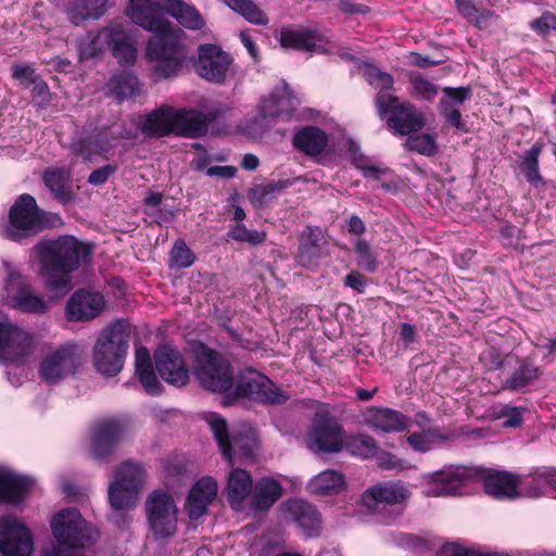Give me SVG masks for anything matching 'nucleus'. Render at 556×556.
<instances>
[{
	"instance_id": "obj_34",
	"label": "nucleus",
	"mask_w": 556,
	"mask_h": 556,
	"mask_svg": "<svg viewBox=\"0 0 556 556\" xmlns=\"http://www.w3.org/2000/svg\"><path fill=\"white\" fill-rule=\"evenodd\" d=\"M282 496L281 484L273 478H261L252 486V507L264 511L269 509Z\"/></svg>"
},
{
	"instance_id": "obj_37",
	"label": "nucleus",
	"mask_w": 556,
	"mask_h": 556,
	"mask_svg": "<svg viewBox=\"0 0 556 556\" xmlns=\"http://www.w3.org/2000/svg\"><path fill=\"white\" fill-rule=\"evenodd\" d=\"M540 374V368L533 363L529 362L528 359L517 358L516 367L507 376V378L503 380L502 389L513 391L521 390L536 380Z\"/></svg>"
},
{
	"instance_id": "obj_25",
	"label": "nucleus",
	"mask_w": 556,
	"mask_h": 556,
	"mask_svg": "<svg viewBox=\"0 0 556 556\" xmlns=\"http://www.w3.org/2000/svg\"><path fill=\"white\" fill-rule=\"evenodd\" d=\"M220 116L218 110H211L207 113L194 110H178L176 119V134L188 138H198L205 135L208 125Z\"/></svg>"
},
{
	"instance_id": "obj_54",
	"label": "nucleus",
	"mask_w": 556,
	"mask_h": 556,
	"mask_svg": "<svg viewBox=\"0 0 556 556\" xmlns=\"http://www.w3.org/2000/svg\"><path fill=\"white\" fill-rule=\"evenodd\" d=\"M11 70L12 77L24 88H29L40 77L29 64H14Z\"/></svg>"
},
{
	"instance_id": "obj_52",
	"label": "nucleus",
	"mask_w": 556,
	"mask_h": 556,
	"mask_svg": "<svg viewBox=\"0 0 556 556\" xmlns=\"http://www.w3.org/2000/svg\"><path fill=\"white\" fill-rule=\"evenodd\" d=\"M228 236L236 241L248 242L251 245L262 244L266 239L264 231L250 230L241 224L233 226Z\"/></svg>"
},
{
	"instance_id": "obj_5",
	"label": "nucleus",
	"mask_w": 556,
	"mask_h": 556,
	"mask_svg": "<svg viewBox=\"0 0 556 556\" xmlns=\"http://www.w3.org/2000/svg\"><path fill=\"white\" fill-rule=\"evenodd\" d=\"M193 375L202 388L214 393H224L233 384L230 363L203 344L194 349Z\"/></svg>"
},
{
	"instance_id": "obj_48",
	"label": "nucleus",
	"mask_w": 556,
	"mask_h": 556,
	"mask_svg": "<svg viewBox=\"0 0 556 556\" xmlns=\"http://www.w3.org/2000/svg\"><path fill=\"white\" fill-rule=\"evenodd\" d=\"M405 148L426 156L434 155L438 151L434 136L419 131L407 136Z\"/></svg>"
},
{
	"instance_id": "obj_39",
	"label": "nucleus",
	"mask_w": 556,
	"mask_h": 556,
	"mask_svg": "<svg viewBox=\"0 0 556 556\" xmlns=\"http://www.w3.org/2000/svg\"><path fill=\"white\" fill-rule=\"evenodd\" d=\"M253 480L251 475L243 469H233L228 476L227 495L232 507L239 506L241 502L252 492Z\"/></svg>"
},
{
	"instance_id": "obj_45",
	"label": "nucleus",
	"mask_w": 556,
	"mask_h": 556,
	"mask_svg": "<svg viewBox=\"0 0 556 556\" xmlns=\"http://www.w3.org/2000/svg\"><path fill=\"white\" fill-rule=\"evenodd\" d=\"M233 11L241 14L253 24L265 25L268 23L266 14L252 0H224Z\"/></svg>"
},
{
	"instance_id": "obj_63",
	"label": "nucleus",
	"mask_w": 556,
	"mask_h": 556,
	"mask_svg": "<svg viewBox=\"0 0 556 556\" xmlns=\"http://www.w3.org/2000/svg\"><path fill=\"white\" fill-rule=\"evenodd\" d=\"M408 444L418 452L425 453L431 448V440L424 433L414 432L407 437Z\"/></svg>"
},
{
	"instance_id": "obj_18",
	"label": "nucleus",
	"mask_w": 556,
	"mask_h": 556,
	"mask_svg": "<svg viewBox=\"0 0 556 556\" xmlns=\"http://www.w3.org/2000/svg\"><path fill=\"white\" fill-rule=\"evenodd\" d=\"M128 424L118 418L100 420L93 429L91 453L98 460H105L116 450Z\"/></svg>"
},
{
	"instance_id": "obj_17",
	"label": "nucleus",
	"mask_w": 556,
	"mask_h": 556,
	"mask_svg": "<svg viewBox=\"0 0 556 556\" xmlns=\"http://www.w3.org/2000/svg\"><path fill=\"white\" fill-rule=\"evenodd\" d=\"M33 352V338L9 320L0 321V361L23 362Z\"/></svg>"
},
{
	"instance_id": "obj_23",
	"label": "nucleus",
	"mask_w": 556,
	"mask_h": 556,
	"mask_svg": "<svg viewBox=\"0 0 556 556\" xmlns=\"http://www.w3.org/2000/svg\"><path fill=\"white\" fill-rule=\"evenodd\" d=\"M326 245L327 240L323 230L317 226H307L299 237L296 262L307 268L317 266L326 254Z\"/></svg>"
},
{
	"instance_id": "obj_6",
	"label": "nucleus",
	"mask_w": 556,
	"mask_h": 556,
	"mask_svg": "<svg viewBox=\"0 0 556 556\" xmlns=\"http://www.w3.org/2000/svg\"><path fill=\"white\" fill-rule=\"evenodd\" d=\"M206 420L222 454L229 463H232L233 458L243 460L254 458L255 452L258 448V441L252 428L242 427L229 434L227 422L219 415L211 413L207 415Z\"/></svg>"
},
{
	"instance_id": "obj_31",
	"label": "nucleus",
	"mask_w": 556,
	"mask_h": 556,
	"mask_svg": "<svg viewBox=\"0 0 556 556\" xmlns=\"http://www.w3.org/2000/svg\"><path fill=\"white\" fill-rule=\"evenodd\" d=\"M102 36L108 38V47L121 64H132L137 50L122 25H112L102 29Z\"/></svg>"
},
{
	"instance_id": "obj_36",
	"label": "nucleus",
	"mask_w": 556,
	"mask_h": 556,
	"mask_svg": "<svg viewBox=\"0 0 556 556\" xmlns=\"http://www.w3.org/2000/svg\"><path fill=\"white\" fill-rule=\"evenodd\" d=\"M519 479L509 472H494L485 477V492L494 498H516L518 492Z\"/></svg>"
},
{
	"instance_id": "obj_56",
	"label": "nucleus",
	"mask_w": 556,
	"mask_h": 556,
	"mask_svg": "<svg viewBox=\"0 0 556 556\" xmlns=\"http://www.w3.org/2000/svg\"><path fill=\"white\" fill-rule=\"evenodd\" d=\"M118 166L116 164H106L101 166L94 170H92L88 178L87 182L91 186H102L104 185L115 173L117 172Z\"/></svg>"
},
{
	"instance_id": "obj_64",
	"label": "nucleus",
	"mask_w": 556,
	"mask_h": 556,
	"mask_svg": "<svg viewBox=\"0 0 556 556\" xmlns=\"http://www.w3.org/2000/svg\"><path fill=\"white\" fill-rule=\"evenodd\" d=\"M435 556H473V552L457 544H444L437 553Z\"/></svg>"
},
{
	"instance_id": "obj_61",
	"label": "nucleus",
	"mask_w": 556,
	"mask_h": 556,
	"mask_svg": "<svg viewBox=\"0 0 556 556\" xmlns=\"http://www.w3.org/2000/svg\"><path fill=\"white\" fill-rule=\"evenodd\" d=\"M523 412L525 409L522 407H504L503 408V417L504 426L516 428L519 427L522 424L523 420Z\"/></svg>"
},
{
	"instance_id": "obj_55",
	"label": "nucleus",
	"mask_w": 556,
	"mask_h": 556,
	"mask_svg": "<svg viewBox=\"0 0 556 556\" xmlns=\"http://www.w3.org/2000/svg\"><path fill=\"white\" fill-rule=\"evenodd\" d=\"M495 0H455L459 13L470 21L479 12L480 8L493 5Z\"/></svg>"
},
{
	"instance_id": "obj_41",
	"label": "nucleus",
	"mask_w": 556,
	"mask_h": 556,
	"mask_svg": "<svg viewBox=\"0 0 556 556\" xmlns=\"http://www.w3.org/2000/svg\"><path fill=\"white\" fill-rule=\"evenodd\" d=\"M167 14L172 15L177 22L189 29H201L204 21L201 14L191 5L182 0H168Z\"/></svg>"
},
{
	"instance_id": "obj_7",
	"label": "nucleus",
	"mask_w": 556,
	"mask_h": 556,
	"mask_svg": "<svg viewBox=\"0 0 556 556\" xmlns=\"http://www.w3.org/2000/svg\"><path fill=\"white\" fill-rule=\"evenodd\" d=\"M46 227L42 211L35 198L21 194L9 211V223L2 226V236L11 241L21 242L33 237Z\"/></svg>"
},
{
	"instance_id": "obj_4",
	"label": "nucleus",
	"mask_w": 556,
	"mask_h": 556,
	"mask_svg": "<svg viewBox=\"0 0 556 556\" xmlns=\"http://www.w3.org/2000/svg\"><path fill=\"white\" fill-rule=\"evenodd\" d=\"M127 325L117 320L103 328L93 345L92 362L104 376L114 377L122 371L129 348Z\"/></svg>"
},
{
	"instance_id": "obj_2",
	"label": "nucleus",
	"mask_w": 556,
	"mask_h": 556,
	"mask_svg": "<svg viewBox=\"0 0 556 556\" xmlns=\"http://www.w3.org/2000/svg\"><path fill=\"white\" fill-rule=\"evenodd\" d=\"M34 252L47 285L52 290L62 292H67L72 287L68 275L91 254L89 247L73 236L41 240L34 247Z\"/></svg>"
},
{
	"instance_id": "obj_60",
	"label": "nucleus",
	"mask_w": 556,
	"mask_h": 556,
	"mask_svg": "<svg viewBox=\"0 0 556 556\" xmlns=\"http://www.w3.org/2000/svg\"><path fill=\"white\" fill-rule=\"evenodd\" d=\"M353 162L355 166L363 172L364 177L371 178L375 180L380 179L381 176L387 174L388 168L375 166V165H366V161L363 156L357 159L356 156L353 157Z\"/></svg>"
},
{
	"instance_id": "obj_9",
	"label": "nucleus",
	"mask_w": 556,
	"mask_h": 556,
	"mask_svg": "<svg viewBox=\"0 0 556 556\" xmlns=\"http://www.w3.org/2000/svg\"><path fill=\"white\" fill-rule=\"evenodd\" d=\"M409 497V491L401 483L383 482L367 489L362 502L372 514L381 515L383 521H390L403 513Z\"/></svg>"
},
{
	"instance_id": "obj_10",
	"label": "nucleus",
	"mask_w": 556,
	"mask_h": 556,
	"mask_svg": "<svg viewBox=\"0 0 556 556\" xmlns=\"http://www.w3.org/2000/svg\"><path fill=\"white\" fill-rule=\"evenodd\" d=\"M86 349L75 341L66 342L43 357L39 367V375L48 383L74 375L83 364Z\"/></svg>"
},
{
	"instance_id": "obj_46",
	"label": "nucleus",
	"mask_w": 556,
	"mask_h": 556,
	"mask_svg": "<svg viewBox=\"0 0 556 556\" xmlns=\"http://www.w3.org/2000/svg\"><path fill=\"white\" fill-rule=\"evenodd\" d=\"M344 445L351 454L363 458H371L378 452L376 440L368 434L351 437L346 440Z\"/></svg>"
},
{
	"instance_id": "obj_50",
	"label": "nucleus",
	"mask_w": 556,
	"mask_h": 556,
	"mask_svg": "<svg viewBox=\"0 0 556 556\" xmlns=\"http://www.w3.org/2000/svg\"><path fill=\"white\" fill-rule=\"evenodd\" d=\"M355 253L357 255V265L362 269L368 273H374L376 270L378 265L377 256L367 241L362 239L356 240Z\"/></svg>"
},
{
	"instance_id": "obj_53",
	"label": "nucleus",
	"mask_w": 556,
	"mask_h": 556,
	"mask_svg": "<svg viewBox=\"0 0 556 556\" xmlns=\"http://www.w3.org/2000/svg\"><path fill=\"white\" fill-rule=\"evenodd\" d=\"M170 261L178 268H187L193 264L194 255L184 241L178 240L170 251Z\"/></svg>"
},
{
	"instance_id": "obj_1",
	"label": "nucleus",
	"mask_w": 556,
	"mask_h": 556,
	"mask_svg": "<svg viewBox=\"0 0 556 556\" xmlns=\"http://www.w3.org/2000/svg\"><path fill=\"white\" fill-rule=\"evenodd\" d=\"M168 0H129L127 14L141 28L153 33L146 47L155 81L179 75L188 59L186 33L164 17Z\"/></svg>"
},
{
	"instance_id": "obj_12",
	"label": "nucleus",
	"mask_w": 556,
	"mask_h": 556,
	"mask_svg": "<svg viewBox=\"0 0 556 556\" xmlns=\"http://www.w3.org/2000/svg\"><path fill=\"white\" fill-rule=\"evenodd\" d=\"M148 520L156 539H168L177 530V508L173 497L163 491L151 493L146 503Z\"/></svg>"
},
{
	"instance_id": "obj_51",
	"label": "nucleus",
	"mask_w": 556,
	"mask_h": 556,
	"mask_svg": "<svg viewBox=\"0 0 556 556\" xmlns=\"http://www.w3.org/2000/svg\"><path fill=\"white\" fill-rule=\"evenodd\" d=\"M409 83L413 87V96L417 98L431 101L438 94V87L419 74L412 73L409 75Z\"/></svg>"
},
{
	"instance_id": "obj_27",
	"label": "nucleus",
	"mask_w": 556,
	"mask_h": 556,
	"mask_svg": "<svg viewBox=\"0 0 556 556\" xmlns=\"http://www.w3.org/2000/svg\"><path fill=\"white\" fill-rule=\"evenodd\" d=\"M119 138V132L103 128L72 142L71 151L75 155L88 159L91 153L109 152Z\"/></svg>"
},
{
	"instance_id": "obj_32",
	"label": "nucleus",
	"mask_w": 556,
	"mask_h": 556,
	"mask_svg": "<svg viewBox=\"0 0 556 556\" xmlns=\"http://www.w3.org/2000/svg\"><path fill=\"white\" fill-rule=\"evenodd\" d=\"M294 148L309 157L319 156L328 144L327 134L316 126H305L292 139Z\"/></svg>"
},
{
	"instance_id": "obj_14",
	"label": "nucleus",
	"mask_w": 556,
	"mask_h": 556,
	"mask_svg": "<svg viewBox=\"0 0 556 556\" xmlns=\"http://www.w3.org/2000/svg\"><path fill=\"white\" fill-rule=\"evenodd\" d=\"M307 447L314 453H338L344 444L343 429L328 414H316L306 437Z\"/></svg>"
},
{
	"instance_id": "obj_29",
	"label": "nucleus",
	"mask_w": 556,
	"mask_h": 556,
	"mask_svg": "<svg viewBox=\"0 0 556 556\" xmlns=\"http://www.w3.org/2000/svg\"><path fill=\"white\" fill-rule=\"evenodd\" d=\"M290 518L296 522L306 536H316L320 529V516L317 509L303 500H289L285 503Z\"/></svg>"
},
{
	"instance_id": "obj_20",
	"label": "nucleus",
	"mask_w": 556,
	"mask_h": 556,
	"mask_svg": "<svg viewBox=\"0 0 556 556\" xmlns=\"http://www.w3.org/2000/svg\"><path fill=\"white\" fill-rule=\"evenodd\" d=\"M154 362L157 372L164 381L177 388L188 384L189 369L177 349L170 345L159 348L154 353Z\"/></svg>"
},
{
	"instance_id": "obj_26",
	"label": "nucleus",
	"mask_w": 556,
	"mask_h": 556,
	"mask_svg": "<svg viewBox=\"0 0 556 556\" xmlns=\"http://www.w3.org/2000/svg\"><path fill=\"white\" fill-rule=\"evenodd\" d=\"M217 495V482L212 477L200 479L190 490L186 510L190 519L202 517Z\"/></svg>"
},
{
	"instance_id": "obj_8",
	"label": "nucleus",
	"mask_w": 556,
	"mask_h": 556,
	"mask_svg": "<svg viewBox=\"0 0 556 556\" xmlns=\"http://www.w3.org/2000/svg\"><path fill=\"white\" fill-rule=\"evenodd\" d=\"M378 114L384 118L387 126L401 136L418 132L426 124L424 114L408 102L401 103L396 96L380 92L376 97Z\"/></svg>"
},
{
	"instance_id": "obj_30",
	"label": "nucleus",
	"mask_w": 556,
	"mask_h": 556,
	"mask_svg": "<svg viewBox=\"0 0 556 556\" xmlns=\"http://www.w3.org/2000/svg\"><path fill=\"white\" fill-rule=\"evenodd\" d=\"M33 485L29 477L0 467V502L18 504Z\"/></svg>"
},
{
	"instance_id": "obj_47",
	"label": "nucleus",
	"mask_w": 556,
	"mask_h": 556,
	"mask_svg": "<svg viewBox=\"0 0 556 556\" xmlns=\"http://www.w3.org/2000/svg\"><path fill=\"white\" fill-rule=\"evenodd\" d=\"M108 46V38L102 36V30L97 34L88 33L77 40V48L80 59H90L100 53L104 46Z\"/></svg>"
},
{
	"instance_id": "obj_22",
	"label": "nucleus",
	"mask_w": 556,
	"mask_h": 556,
	"mask_svg": "<svg viewBox=\"0 0 556 556\" xmlns=\"http://www.w3.org/2000/svg\"><path fill=\"white\" fill-rule=\"evenodd\" d=\"M104 307V299L99 292L84 289L73 293L66 305L70 321H87L98 317Z\"/></svg>"
},
{
	"instance_id": "obj_21",
	"label": "nucleus",
	"mask_w": 556,
	"mask_h": 556,
	"mask_svg": "<svg viewBox=\"0 0 556 556\" xmlns=\"http://www.w3.org/2000/svg\"><path fill=\"white\" fill-rule=\"evenodd\" d=\"M476 475V471L466 467H448L428 476L426 494L428 496L455 495L460 488Z\"/></svg>"
},
{
	"instance_id": "obj_49",
	"label": "nucleus",
	"mask_w": 556,
	"mask_h": 556,
	"mask_svg": "<svg viewBox=\"0 0 556 556\" xmlns=\"http://www.w3.org/2000/svg\"><path fill=\"white\" fill-rule=\"evenodd\" d=\"M541 146L534 144L532 148L526 153L523 162L521 164V170L527 178V180L538 186V184L542 182V176L539 172V155L541 153Z\"/></svg>"
},
{
	"instance_id": "obj_15",
	"label": "nucleus",
	"mask_w": 556,
	"mask_h": 556,
	"mask_svg": "<svg viewBox=\"0 0 556 556\" xmlns=\"http://www.w3.org/2000/svg\"><path fill=\"white\" fill-rule=\"evenodd\" d=\"M232 58L218 46L206 43L198 48L194 68L208 83L224 85L231 73Z\"/></svg>"
},
{
	"instance_id": "obj_44",
	"label": "nucleus",
	"mask_w": 556,
	"mask_h": 556,
	"mask_svg": "<svg viewBox=\"0 0 556 556\" xmlns=\"http://www.w3.org/2000/svg\"><path fill=\"white\" fill-rule=\"evenodd\" d=\"M143 468L136 463L125 462L115 470V480L123 482L127 488H135V491L140 490L144 480Z\"/></svg>"
},
{
	"instance_id": "obj_58",
	"label": "nucleus",
	"mask_w": 556,
	"mask_h": 556,
	"mask_svg": "<svg viewBox=\"0 0 556 556\" xmlns=\"http://www.w3.org/2000/svg\"><path fill=\"white\" fill-rule=\"evenodd\" d=\"M498 20V16L485 7L480 8L479 12L472 17L469 23L473 24L479 29H488L494 25Z\"/></svg>"
},
{
	"instance_id": "obj_43",
	"label": "nucleus",
	"mask_w": 556,
	"mask_h": 556,
	"mask_svg": "<svg viewBox=\"0 0 556 556\" xmlns=\"http://www.w3.org/2000/svg\"><path fill=\"white\" fill-rule=\"evenodd\" d=\"M109 88L119 100L134 98L140 93V83L138 78L128 72L113 76L109 81Z\"/></svg>"
},
{
	"instance_id": "obj_42",
	"label": "nucleus",
	"mask_w": 556,
	"mask_h": 556,
	"mask_svg": "<svg viewBox=\"0 0 556 556\" xmlns=\"http://www.w3.org/2000/svg\"><path fill=\"white\" fill-rule=\"evenodd\" d=\"M138 491L135 488H127L121 481L114 480L109 486V500L115 510H129L138 501Z\"/></svg>"
},
{
	"instance_id": "obj_24",
	"label": "nucleus",
	"mask_w": 556,
	"mask_h": 556,
	"mask_svg": "<svg viewBox=\"0 0 556 556\" xmlns=\"http://www.w3.org/2000/svg\"><path fill=\"white\" fill-rule=\"evenodd\" d=\"M300 104L289 85L283 83L280 90L274 91L261 105L260 118L263 121H288Z\"/></svg>"
},
{
	"instance_id": "obj_11",
	"label": "nucleus",
	"mask_w": 556,
	"mask_h": 556,
	"mask_svg": "<svg viewBox=\"0 0 556 556\" xmlns=\"http://www.w3.org/2000/svg\"><path fill=\"white\" fill-rule=\"evenodd\" d=\"M5 280L2 298L11 305L26 313L42 314L48 308L45 299L33 290L26 278L9 262H3Z\"/></svg>"
},
{
	"instance_id": "obj_57",
	"label": "nucleus",
	"mask_w": 556,
	"mask_h": 556,
	"mask_svg": "<svg viewBox=\"0 0 556 556\" xmlns=\"http://www.w3.org/2000/svg\"><path fill=\"white\" fill-rule=\"evenodd\" d=\"M441 113L445 121L457 129H465L462 122V114L458 109L452 108L447 100L441 99L440 101Z\"/></svg>"
},
{
	"instance_id": "obj_62",
	"label": "nucleus",
	"mask_w": 556,
	"mask_h": 556,
	"mask_svg": "<svg viewBox=\"0 0 556 556\" xmlns=\"http://www.w3.org/2000/svg\"><path fill=\"white\" fill-rule=\"evenodd\" d=\"M531 27L539 34H545L549 29H556V16L545 13L541 17L531 22Z\"/></svg>"
},
{
	"instance_id": "obj_3",
	"label": "nucleus",
	"mask_w": 556,
	"mask_h": 556,
	"mask_svg": "<svg viewBox=\"0 0 556 556\" xmlns=\"http://www.w3.org/2000/svg\"><path fill=\"white\" fill-rule=\"evenodd\" d=\"M51 529L59 546L43 556H85L77 549L93 544L99 536L98 530L89 525L76 508L59 511L51 521Z\"/></svg>"
},
{
	"instance_id": "obj_13",
	"label": "nucleus",
	"mask_w": 556,
	"mask_h": 556,
	"mask_svg": "<svg viewBox=\"0 0 556 556\" xmlns=\"http://www.w3.org/2000/svg\"><path fill=\"white\" fill-rule=\"evenodd\" d=\"M235 395L236 397L270 404L285 403L289 399L269 378L251 368L240 372Z\"/></svg>"
},
{
	"instance_id": "obj_33",
	"label": "nucleus",
	"mask_w": 556,
	"mask_h": 556,
	"mask_svg": "<svg viewBox=\"0 0 556 556\" xmlns=\"http://www.w3.org/2000/svg\"><path fill=\"white\" fill-rule=\"evenodd\" d=\"M177 114L178 110L168 105H163L147 116L142 123V131L157 137L176 132Z\"/></svg>"
},
{
	"instance_id": "obj_28",
	"label": "nucleus",
	"mask_w": 556,
	"mask_h": 556,
	"mask_svg": "<svg viewBox=\"0 0 556 556\" xmlns=\"http://www.w3.org/2000/svg\"><path fill=\"white\" fill-rule=\"evenodd\" d=\"M365 422L374 430L386 433L401 432L409 427V418L399 410L386 407H371L368 409Z\"/></svg>"
},
{
	"instance_id": "obj_59",
	"label": "nucleus",
	"mask_w": 556,
	"mask_h": 556,
	"mask_svg": "<svg viewBox=\"0 0 556 556\" xmlns=\"http://www.w3.org/2000/svg\"><path fill=\"white\" fill-rule=\"evenodd\" d=\"M534 480H542L556 491V467H536L530 472Z\"/></svg>"
},
{
	"instance_id": "obj_19",
	"label": "nucleus",
	"mask_w": 556,
	"mask_h": 556,
	"mask_svg": "<svg viewBox=\"0 0 556 556\" xmlns=\"http://www.w3.org/2000/svg\"><path fill=\"white\" fill-rule=\"evenodd\" d=\"M280 43L283 48H292L306 52L325 54L334 52V46L325 35L303 26L281 29Z\"/></svg>"
},
{
	"instance_id": "obj_16",
	"label": "nucleus",
	"mask_w": 556,
	"mask_h": 556,
	"mask_svg": "<svg viewBox=\"0 0 556 556\" xmlns=\"http://www.w3.org/2000/svg\"><path fill=\"white\" fill-rule=\"evenodd\" d=\"M34 542L29 529L12 516L0 519V552L3 556H30Z\"/></svg>"
},
{
	"instance_id": "obj_35",
	"label": "nucleus",
	"mask_w": 556,
	"mask_h": 556,
	"mask_svg": "<svg viewBox=\"0 0 556 556\" xmlns=\"http://www.w3.org/2000/svg\"><path fill=\"white\" fill-rule=\"evenodd\" d=\"M136 375L138 376L147 393L156 395L162 392L160 383L153 368L151 356L147 348L140 346L135 353Z\"/></svg>"
},
{
	"instance_id": "obj_40",
	"label": "nucleus",
	"mask_w": 556,
	"mask_h": 556,
	"mask_svg": "<svg viewBox=\"0 0 556 556\" xmlns=\"http://www.w3.org/2000/svg\"><path fill=\"white\" fill-rule=\"evenodd\" d=\"M46 187L53 193L54 198L67 204L72 201V192L68 187L70 174L64 168L47 169L42 176Z\"/></svg>"
},
{
	"instance_id": "obj_38",
	"label": "nucleus",
	"mask_w": 556,
	"mask_h": 556,
	"mask_svg": "<svg viewBox=\"0 0 556 556\" xmlns=\"http://www.w3.org/2000/svg\"><path fill=\"white\" fill-rule=\"evenodd\" d=\"M307 488L316 495L338 494L345 488V478L340 471L328 469L313 477Z\"/></svg>"
}]
</instances>
